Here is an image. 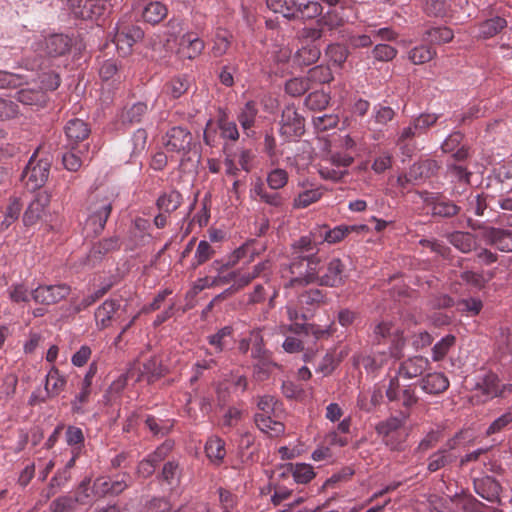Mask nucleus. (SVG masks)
<instances>
[{
  "label": "nucleus",
  "mask_w": 512,
  "mask_h": 512,
  "mask_svg": "<svg viewBox=\"0 0 512 512\" xmlns=\"http://www.w3.org/2000/svg\"><path fill=\"white\" fill-rule=\"evenodd\" d=\"M250 193L252 197L258 198L261 202L275 208L282 207L285 203V198L281 193L276 192L275 190L274 192L268 191L265 188L264 183L260 180L254 184Z\"/></svg>",
  "instance_id": "cd10ccee"
},
{
  "label": "nucleus",
  "mask_w": 512,
  "mask_h": 512,
  "mask_svg": "<svg viewBox=\"0 0 512 512\" xmlns=\"http://www.w3.org/2000/svg\"><path fill=\"white\" fill-rule=\"evenodd\" d=\"M22 210V205L18 198H12L4 212V219L0 223L2 230L8 229L15 221L18 220Z\"/></svg>",
  "instance_id": "bf43d9fd"
},
{
  "label": "nucleus",
  "mask_w": 512,
  "mask_h": 512,
  "mask_svg": "<svg viewBox=\"0 0 512 512\" xmlns=\"http://www.w3.org/2000/svg\"><path fill=\"white\" fill-rule=\"evenodd\" d=\"M287 315L288 319L291 321L289 330L296 334L312 335L315 339L320 340L330 337L335 332L334 322H331L326 327H321L316 324L300 323L299 313L295 307L291 305L287 306Z\"/></svg>",
  "instance_id": "0eeeda50"
},
{
  "label": "nucleus",
  "mask_w": 512,
  "mask_h": 512,
  "mask_svg": "<svg viewBox=\"0 0 512 512\" xmlns=\"http://www.w3.org/2000/svg\"><path fill=\"white\" fill-rule=\"evenodd\" d=\"M91 384L87 382H81L80 391L75 395L74 399L71 401V410L74 414L82 415L86 412L85 406L90 401V396L92 393Z\"/></svg>",
  "instance_id": "a18cd8bd"
},
{
  "label": "nucleus",
  "mask_w": 512,
  "mask_h": 512,
  "mask_svg": "<svg viewBox=\"0 0 512 512\" xmlns=\"http://www.w3.org/2000/svg\"><path fill=\"white\" fill-rule=\"evenodd\" d=\"M182 202L183 197L181 193L176 190H170L158 197L156 206L160 211L171 214L181 206Z\"/></svg>",
  "instance_id": "58836bf2"
},
{
  "label": "nucleus",
  "mask_w": 512,
  "mask_h": 512,
  "mask_svg": "<svg viewBox=\"0 0 512 512\" xmlns=\"http://www.w3.org/2000/svg\"><path fill=\"white\" fill-rule=\"evenodd\" d=\"M120 248L119 238L112 236L95 243L89 251L87 259L90 263L100 261L106 254Z\"/></svg>",
  "instance_id": "bb28decb"
},
{
  "label": "nucleus",
  "mask_w": 512,
  "mask_h": 512,
  "mask_svg": "<svg viewBox=\"0 0 512 512\" xmlns=\"http://www.w3.org/2000/svg\"><path fill=\"white\" fill-rule=\"evenodd\" d=\"M65 442L71 448V451H75L76 455H81L85 447L83 430L80 427L68 425L65 428Z\"/></svg>",
  "instance_id": "a19ab883"
},
{
  "label": "nucleus",
  "mask_w": 512,
  "mask_h": 512,
  "mask_svg": "<svg viewBox=\"0 0 512 512\" xmlns=\"http://www.w3.org/2000/svg\"><path fill=\"white\" fill-rule=\"evenodd\" d=\"M512 425V412L506 411L497 417L486 429V436H492L504 432Z\"/></svg>",
  "instance_id": "774afa93"
},
{
  "label": "nucleus",
  "mask_w": 512,
  "mask_h": 512,
  "mask_svg": "<svg viewBox=\"0 0 512 512\" xmlns=\"http://www.w3.org/2000/svg\"><path fill=\"white\" fill-rule=\"evenodd\" d=\"M90 128L86 122L81 119H71L65 126V134L67 139L74 149V145L86 140L90 135Z\"/></svg>",
  "instance_id": "5701e85b"
},
{
  "label": "nucleus",
  "mask_w": 512,
  "mask_h": 512,
  "mask_svg": "<svg viewBox=\"0 0 512 512\" xmlns=\"http://www.w3.org/2000/svg\"><path fill=\"white\" fill-rule=\"evenodd\" d=\"M323 196L321 188L307 189L299 193L293 200V207L304 209L313 203L318 202Z\"/></svg>",
  "instance_id": "864d4df0"
},
{
  "label": "nucleus",
  "mask_w": 512,
  "mask_h": 512,
  "mask_svg": "<svg viewBox=\"0 0 512 512\" xmlns=\"http://www.w3.org/2000/svg\"><path fill=\"white\" fill-rule=\"evenodd\" d=\"M165 374V368L157 357H151L142 364L137 380L146 379L149 383L154 382Z\"/></svg>",
  "instance_id": "c9c22d12"
},
{
  "label": "nucleus",
  "mask_w": 512,
  "mask_h": 512,
  "mask_svg": "<svg viewBox=\"0 0 512 512\" xmlns=\"http://www.w3.org/2000/svg\"><path fill=\"white\" fill-rule=\"evenodd\" d=\"M418 194L434 217L451 218L460 212L459 206L440 193L421 191Z\"/></svg>",
  "instance_id": "6e6552de"
},
{
  "label": "nucleus",
  "mask_w": 512,
  "mask_h": 512,
  "mask_svg": "<svg viewBox=\"0 0 512 512\" xmlns=\"http://www.w3.org/2000/svg\"><path fill=\"white\" fill-rule=\"evenodd\" d=\"M430 367V361L423 356H413L402 361L397 374L405 379H413L421 376Z\"/></svg>",
  "instance_id": "4468645a"
},
{
  "label": "nucleus",
  "mask_w": 512,
  "mask_h": 512,
  "mask_svg": "<svg viewBox=\"0 0 512 512\" xmlns=\"http://www.w3.org/2000/svg\"><path fill=\"white\" fill-rule=\"evenodd\" d=\"M408 414H401V416H392L384 421H381L376 426V432L382 437L384 443L392 450H400L402 440L399 437V430L403 427Z\"/></svg>",
  "instance_id": "1a4fd4ad"
},
{
  "label": "nucleus",
  "mask_w": 512,
  "mask_h": 512,
  "mask_svg": "<svg viewBox=\"0 0 512 512\" xmlns=\"http://www.w3.org/2000/svg\"><path fill=\"white\" fill-rule=\"evenodd\" d=\"M70 292L71 288L66 284L39 285L32 290L31 296L36 303L53 305L65 299Z\"/></svg>",
  "instance_id": "f8f14e48"
},
{
  "label": "nucleus",
  "mask_w": 512,
  "mask_h": 512,
  "mask_svg": "<svg viewBox=\"0 0 512 512\" xmlns=\"http://www.w3.org/2000/svg\"><path fill=\"white\" fill-rule=\"evenodd\" d=\"M232 41L233 35L228 30L221 27L217 28L212 38V56L218 58L225 55L229 51Z\"/></svg>",
  "instance_id": "2f4dec72"
},
{
  "label": "nucleus",
  "mask_w": 512,
  "mask_h": 512,
  "mask_svg": "<svg viewBox=\"0 0 512 512\" xmlns=\"http://www.w3.org/2000/svg\"><path fill=\"white\" fill-rule=\"evenodd\" d=\"M448 378L440 372L429 373L420 381L421 389L428 394L438 395L449 388Z\"/></svg>",
  "instance_id": "4be33fe9"
},
{
  "label": "nucleus",
  "mask_w": 512,
  "mask_h": 512,
  "mask_svg": "<svg viewBox=\"0 0 512 512\" xmlns=\"http://www.w3.org/2000/svg\"><path fill=\"white\" fill-rule=\"evenodd\" d=\"M484 240L501 252H512V231L490 227L484 232Z\"/></svg>",
  "instance_id": "2eb2a0df"
},
{
  "label": "nucleus",
  "mask_w": 512,
  "mask_h": 512,
  "mask_svg": "<svg viewBox=\"0 0 512 512\" xmlns=\"http://www.w3.org/2000/svg\"><path fill=\"white\" fill-rule=\"evenodd\" d=\"M304 133V118L292 106L283 109L280 120V134L287 140L300 137Z\"/></svg>",
  "instance_id": "9b49d317"
},
{
  "label": "nucleus",
  "mask_w": 512,
  "mask_h": 512,
  "mask_svg": "<svg viewBox=\"0 0 512 512\" xmlns=\"http://www.w3.org/2000/svg\"><path fill=\"white\" fill-rule=\"evenodd\" d=\"M456 456L449 452L448 449H439L428 458L427 469L429 472L434 473L447 465L453 463Z\"/></svg>",
  "instance_id": "c03bdc74"
},
{
  "label": "nucleus",
  "mask_w": 512,
  "mask_h": 512,
  "mask_svg": "<svg viewBox=\"0 0 512 512\" xmlns=\"http://www.w3.org/2000/svg\"><path fill=\"white\" fill-rule=\"evenodd\" d=\"M189 88V82L186 77L179 76L171 79L164 86V91L166 94L170 95L172 98L177 99L181 97Z\"/></svg>",
  "instance_id": "69168bd1"
},
{
  "label": "nucleus",
  "mask_w": 512,
  "mask_h": 512,
  "mask_svg": "<svg viewBox=\"0 0 512 512\" xmlns=\"http://www.w3.org/2000/svg\"><path fill=\"white\" fill-rule=\"evenodd\" d=\"M50 167V160L48 158L38 159L37 152H35L22 173V179L30 189H38L47 181Z\"/></svg>",
  "instance_id": "39448f33"
},
{
  "label": "nucleus",
  "mask_w": 512,
  "mask_h": 512,
  "mask_svg": "<svg viewBox=\"0 0 512 512\" xmlns=\"http://www.w3.org/2000/svg\"><path fill=\"white\" fill-rule=\"evenodd\" d=\"M318 22L326 34H332L344 24L343 17L336 10H329L325 15L318 19Z\"/></svg>",
  "instance_id": "13d9d810"
},
{
  "label": "nucleus",
  "mask_w": 512,
  "mask_h": 512,
  "mask_svg": "<svg viewBox=\"0 0 512 512\" xmlns=\"http://www.w3.org/2000/svg\"><path fill=\"white\" fill-rule=\"evenodd\" d=\"M233 337V328L232 326H225L219 329L215 334L209 335L207 337L208 343L213 346L217 353L223 352L229 340Z\"/></svg>",
  "instance_id": "8fccbe9b"
},
{
  "label": "nucleus",
  "mask_w": 512,
  "mask_h": 512,
  "mask_svg": "<svg viewBox=\"0 0 512 512\" xmlns=\"http://www.w3.org/2000/svg\"><path fill=\"white\" fill-rule=\"evenodd\" d=\"M474 490L481 498L491 503L500 501L501 486L493 477L485 476L475 479Z\"/></svg>",
  "instance_id": "f3484780"
},
{
  "label": "nucleus",
  "mask_w": 512,
  "mask_h": 512,
  "mask_svg": "<svg viewBox=\"0 0 512 512\" xmlns=\"http://www.w3.org/2000/svg\"><path fill=\"white\" fill-rule=\"evenodd\" d=\"M267 7L285 18L294 19L297 16V2L295 0H266Z\"/></svg>",
  "instance_id": "49530a36"
},
{
  "label": "nucleus",
  "mask_w": 512,
  "mask_h": 512,
  "mask_svg": "<svg viewBox=\"0 0 512 512\" xmlns=\"http://www.w3.org/2000/svg\"><path fill=\"white\" fill-rule=\"evenodd\" d=\"M440 166L436 160L426 159L417 163H414L410 168V177H413L415 181H423L435 176Z\"/></svg>",
  "instance_id": "c756f323"
},
{
  "label": "nucleus",
  "mask_w": 512,
  "mask_h": 512,
  "mask_svg": "<svg viewBox=\"0 0 512 512\" xmlns=\"http://www.w3.org/2000/svg\"><path fill=\"white\" fill-rule=\"evenodd\" d=\"M148 112V106L145 102H136L126 106L121 113V120L124 124L130 125L140 123Z\"/></svg>",
  "instance_id": "37998d69"
},
{
  "label": "nucleus",
  "mask_w": 512,
  "mask_h": 512,
  "mask_svg": "<svg viewBox=\"0 0 512 512\" xmlns=\"http://www.w3.org/2000/svg\"><path fill=\"white\" fill-rule=\"evenodd\" d=\"M451 245L462 253H468L476 247V237L470 232L455 231L447 235Z\"/></svg>",
  "instance_id": "f704fd0d"
},
{
  "label": "nucleus",
  "mask_w": 512,
  "mask_h": 512,
  "mask_svg": "<svg viewBox=\"0 0 512 512\" xmlns=\"http://www.w3.org/2000/svg\"><path fill=\"white\" fill-rule=\"evenodd\" d=\"M281 389L287 399L304 402L311 397V393L308 394L301 385L293 381H284Z\"/></svg>",
  "instance_id": "052dcab7"
},
{
  "label": "nucleus",
  "mask_w": 512,
  "mask_h": 512,
  "mask_svg": "<svg viewBox=\"0 0 512 512\" xmlns=\"http://www.w3.org/2000/svg\"><path fill=\"white\" fill-rule=\"evenodd\" d=\"M365 225H339L334 227L333 229H330L328 227V231L326 234V242L329 244H336L341 242L347 235H349L352 232H358L360 230H365Z\"/></svg>",
  "instance_id": "09e8293b"
},
{
  "label": "nucleus",
  "mask_w": 512,
  "mask_h": 512,
  "mask_svg": "<svg viewBox=\"0 0 512 512\" xmlns=\"http://www.w3.org/2000/svg\"><path fill=\"white\" fill-rule=\"evenodd\" d=\"M251 335L254 337L252 357L257 360L255 365L259 369L264 370L265 372H269L271 368L276 367L277 364L272 361L270 352L264 348L260 331L253 330L251 331Z\"/></svg>",
  "instance_id": "a211bd4d"
},
{
  "label": "nucleus",
  "mask_w": 512,
  "mask_h": 512,
  "mask_svg": "<svg viewBox=\"0 0 512 512\" xmlns=\"http://www.w3.org/2000/svg\"><path fill=\"white\" fill-rule=\"evenodd\" d=\"M115 199L116 194L109 190H101L90 195L86 227H91L95 234L100 233L111 214Z\"/></svg>",
  "instance_id": "f257e3e1"
},
{
  "label": "nucleus",
  "mask_w": 512,
  "mask_h": 512,
  "mask_svg": "<svg viewBox=\"0 0 512 512\" xmlns=\"http://www.w3.org/2000/svg\"><path fill=\"white\" fill-rule=\"evenodd\" d=\"M163 145L168 152L181 154L182 161L191 153L198 156V144L194 141L192 133L181 126H174L166 132Z\"/></svg>",
  "instance_id": "7ed1b4c3"
},
{
  "label": "nucleus",
  "mask_w": 512,
  "mask_h": 512,
  "mask_svg": "<svg viewBox=\"0 0 512 512\" xmlns=\"http://www.w3.org/2000/svg\"><path fill=\"white\" fill-rule=\"evenodd\" d=\"M257 103L253 100L247 101L237 113V120L247 136H251L252 128L255 126L258 115Z\"/></svg>",
  "instance_id": "a878e982"
},
{
  "label": "nucleus",
  "mask_w": 512,
  "mask_h": 512,
  "mask_svg": "<svg viewBox=\"0 0 512 512\" xmlns=\"http://www.w3.org/2000/svg\"><path fill=\"white\" fill-rule=\"evenodd\" d=\"M17 100L24 105L43 106L46 95L42 89H22L17 92Z\"/></svg>",
  "instance_id": "603ef678"
},
{
  "label": "nucleus",
  "mask_w": 512,
  "mask_h": 512,
  "mask_svg": "<svg viewBox=\"0 0 512 512\" xmlns=\"http://www.w3.org/2000/svg\"><path fill=\"white\" fill-rule=\"evenodd\" d=\"M372 333L370 338L373 344H381L386 339L393 338V346L390 348V354L395 358L401 357V349L404 345L403 339L398 328L394 326L392 321L382 320L371 326Z\"/></svg>",
  "instance_id": "423d86ee"
},
{
  "label": "nucleus",
  "mask_w": 512,
  "mask_h": 512,
  "mask_svg": "<svg viewBox=\"0 0 512 512\" xmlns=\"http://www.w3.org/2000/svg\"><path fill=\"white\" fill-rule=\"evenodd\" d=\"M321 55L320 48L315 44L302 45L293 56V63L302 67L315 63Z\"/></svg>",
  "instance_id": "e433bc0d"
},
{
  "label": "nucleus",
  "mask_w": 512,
  "mask_h": 512,
  "mask_svg": "<svg viewBox=\"0 0 512 512\" xmlns=\"http://www.w3.org/2000/svg\"><path fill=\"white\" fill-rule=\"evenodd\" d=\"M455 343L456 337L454 335L448 334L443 337L433 346L432 359L436 362L443 360Z\"/></svg>",
  "instance_id": "0e129e2a"
},
{
  "label": "nucleus",
  "mask_w": 512,
  "mask_h": 512,
  "mask_svg": "<svg viewBox=\"0 0 512 512\" xmlns=\"http://www.w3.org/2000/svg\"><path fill=\"white\" fill-rule=\"evenodd\" d=\"M326 303V295L320 289H310L302 293L298 298L299 308H295L300 320L307 321L312 318L316 308Z\"/></svg>",
  "instance_id": "ddd939ff"
},
{
  "label": "nucleus",
  "mask_w": 512,
  "mask_h": 512,
  "mask_svg": "<svg viewBox=\"0 0 512 512\" xmlns=\"http://www.w3.org/2000/svg\"><path fill=\"white\" fill-rule=\"evenodd\" d=\"M506 26V20L497 16L482 22L479 26V34L483 38H490L498 34Z\"/></svg>",
  "instance_id": "4d7b16f0"
},
{
  "label": "nucleus",
  "mask_w": 512,
  "mask_h": 512,
  "mask_svg": "<svg viewBox=\"0 0 512 512\" xmlns=\"http://www.w3.org/2000/svg\"><path fill=\"white\" fill-rule=\"evenodd\" d=\"M479 505L480 503L472 495L461 492L449 497L446 508L450 512H476Z\"/></svg>",
  "instance_id": "393cba45"
},
{
  "label": "nucleus",
  "mask_w": 512,
  "mask_h": 512,
  "mask_svg": "<svg viewBox=\"0 0 512 512\" xmlns=\"http://www.w3.org/2000/svg\"><path fill=\"white\" fill-rule=\"evenodd\" d=\"M71 40L63 34H54L44 39L42 49L51 57L62 56L69 51Z\"/></svg>",
  "instance_id": "412c9836"
},
{
  "label": "nucleus",
  "mask_w": 512,
  "mask_h": 512,
  "mask_svg": "<svg viewBox=\"0 0 512 512\" xmlns=\"http://www.w3.org/2000/svg\"><path fill=\"white\" fill-rule=\"evenodd\" d=\"M144 36L142 29L127 20H120L115 28L113 42L116 45L118 53L121 56H127L131 53L135 43Z\"/></svg>",
  "instance_id": "20e7f679"
},
{
  "label": "nucleus",
  "mask_w": 512,
  "mask_h": 512,
  "mask_svg": "<svg viewBox=\"0 0 512 512\" xmlns=\"http://www.w3.org/2000/svg\"><path fill=\"white\" fill-rule=\"evenodd\" d=\"M289 181V174L285 169L274 168L267 173L266 182L270 189L280 190L284 188Z\"/></svg>",
  "instance_id": "680f3d73"
},
{
  "label": "nucleus",
  "mask_w": 512,
  "mask_h": 512,
  "mask_svg": "<svg viewBox=\"0 0 512 512\" xmlns=\"http://www.w3.org/2000/svg\"><path fill=\"white\" fill-rule=\"evenodd\" d=\"M217 128L220 130L221 138L230 141L239 139V131L235 121L230 120L225 111H220L217 118Z\"/></svg>",
  "instance_id": "79ce46f5"
},
{
  "label": "nucleus",
  "mask_w": 512,
  "mask_h": 512,
  "mask_svg": "<svg viewBox=\"0 0 512 512\" xmlns=\"http://www.w3.org/2000/svg\"><path fill=\"white\" fill-rule=\"evenodd\" d=\"M120 308L117 300L108 299L104 301L95 311L94 317L96 326L99 330L107 329L112 325L115 313Z\"/></svg>",
  "instance_id": "aec40b11"
},
{
  "label": "nucleus",
  "mask_w": 512,
  "mask_h": 512,
  "mask_svg": "<svg viewBox=\"0 0 512 512\" xmlns=\"http://www.w3.org/2000/svg\"><path fill=\"white\" fill-rule=\"evenodd\" d=\"M309 254L317 255V246L310 235L302 236L291 246V255H295V259L307 257Z\"/></svg>",
  "instance_id": "de8ad7c7"
},
{
  "label": "nucleus",
  "mask_w": 512,
  "mask_h": 512,
  "mask_svg": "<svg viewBox=\"0 0 512 512\" xmlns=\"http://www.w3.org/2000/svg\"><path fill=\"white\" fill-rule=\"evenodd\" d=\"M77 503L85 504L87 501L83 497L64 495L53 500L49 509L51 512H69L75 509Z\"/></svg>",
  "instance_id": "3c124183"
},
{
  "label": "nucleus",
  "mask_w": 512,
  "mask_h": 512,
  "mask_svg": "<svg viewBox=\"0 0 512 512\" xmlns=\"http://www.w3.org/2000/svg\"><path fill=\"white\" fill-rule=\"evenodd\" d=\"M307 79L310 85L312 83L325 84L333 80V74L328 66L318 65L308 71Z\"/></svg>",
  "instance_id": "338daca9"
},
{
  "label": "nucleus",
  "mask_w": 512,
  "mask_h": 512,
  "mask_svg": "<svg viewBox=\"0 0 512 512\" xmlns=\"http://www.w3.org/2000/svg\"><path fill=\"white\" fill-rule=\"evenodd\" d=\"M67 3L74 16L80 19H93L101 14L98 0H67Z\"/></svg>",
  "instance_id": "6ab92c4d"
},
{
  "label": "nucleus",
  "mask_w": 512,
  "mask_h": 512,
  "mask_svg": "<svg viewBox=\"0 0 512 512\" xmlns=\"http://www.w3.org/2000/svg\"><path fill=\"white\" fill-rule=\"evenodd\" d=\"M454 37L453 31L448 27H434L428 29L423 40L430 44H442L450 42Z\"/></svg>",
  "instance_id": "5fc2aeb1"
},
{
  "label": "nucleus",
  "mask_w": 512,
  "mask_h": 512,
  "mask_svg": "<svg viewBox=\"0 0 512 512\" xmlns=\"http://www.w3.org/2000/svg\"><path fill=\"white\" fill-rule=\"evenodd\" d=\"M205 453L209 460L219 465L226 456L225 442L219 437H210L205 444Z\"/></svg>",
  "instance_id": "ea45409f"
},
{
  "label": "nucleus",
  "mask_w": 512,
  "mask_h": 512,
  "mask_svg": "<svg viewBox=\"0 0 512 512\" xmlns=\"http://www.w3.org/2000/svg\"><path fill=\"white\" fill-rule=\"evenodd\" d=\"M66 384L65 376L56 367H52L46 375L45 393L47 397L50 399L57 397L65 389Z\"/></svg>",
  "instance_id": "c85d7f7f"
},
{
  "label": "nucleus",
  "mask_w": 512,
  "mask_h": 512,
  "mask_svg": "<svg viewBox=\"0 0 512 512\" xmlns=\"http://www.w3.org/2000/svg\"><path fill=\"white\" fill-rule=\"evenodd\" d=\"M345 265L339 258H332L325 267L317 271L318 282L322 286L339 287L345 282Z\"/></svg>",
  "instance_id": "9d476101"
},
{
  "label": "nucleus",
  "mask_w": 512,
  "mask_h": 512,
  "mask_svg": "<svg viewBox=\"0 0 512 512\" xmlns=\"http://www.w3.org/2000/svg\"><path fill=\"white\" fill-rule=\"evenodd\" d=\"M273 414L257 413L255 415L256 426L264 433L270 436H279L285 430L282 422L272 418Z\"/></svg>",
  "instance_id": "72a5a7b5"
},
{
  "label": "nucleus",
  "mask_w": 512,
  "mask_h": 512,
  "mask_svg": "<svg viewBox=\"0 0 512 512\" xmlns=\"http://www.w3.org/2000/svg\"><path fill=\"white\" fill-rule=\"evenodd\" d=\"M168 14V8L160 1H151L144 6L142 17L152 25L160 23Z\"/></svg>",
  "instance_id": "4c0bfd02"
},
{
  "label": "nucleus",
  "mask_w": 512,
  "mask_h": 512,
  "mask_svg": "<svg viewBox=\"0 0 512 512\" xmlns=\"http://www.w3.org/2000/svg\"><path fill=\"white\" fill-rule=\"evenodd\" d=\"M477 389L484 397L483 401L493 399L502 395L504 386L500 384L499 378L493 373L487 374L483 380L478 383Z\"/></svg>",
  "instance_id": "473e14b6"
},
{
  "label": "nucleus",
  "mask_w": 512,
  "mask_h": 512,
  "mask_svg": "<svg viewBox=\"0 0 512 512\" xmlns=\"http://www.w3.org/2000/svg\"><path fill=\"white\" fill-rule=\"evenodd\" d=\"M290 264L283 269L282 276L290 275L289 286L307 285L315 282L317 278L316 266L319 264V257L315 254H309L307 257L295 259L291 255Z\"/></svg>",
  "instance_id": "f03ea898"
},
{
  "label": "nucleus",
  "mask_w": 512,
  "mask_h": 512,
  "mask_svg": "<svg viewBox=\"0 0 512 512\" xmlns=\"http://www.w3.org/2000/svg\"><path fill=\"white\" fill-rule=\"evenodd\" d=\"M215 254L214 248L206 240H201L196 248L193 260L191 262L192 269H196L209 261Z\"/></svg>",
  "instance_id": "6e6d98bb"
},
{
  "label": "nucleus",
  "mask_w": 512,
  "mask_h": 512,
  "mask_svg": "<svg viewBox=\"0 0 512 512\" xmlns=\"http://www.w3.org/2000/svg\"><path fill=\"white\" fill-rule=\"evenodd\" d=\"M49 198L45 194H38L37 197L29 204L23 215V223L26 227L35 225L42 217Z\"/></svg>",
  "instance_id": "b1692460"
},
{
  "label": "nucleus",
  "mask_w": 512,
  "mask_h": 512,
  "mask_svg": "<svg viewBox=\"0 0 512 512\" xmlns=\"http://www.w3.org/2000/svg\"><path fill=\"white\" fill-rule=\"evenodd\" d=\"M205 48V42L195 33L188 32L182 35L179 41L178 54L182 58L195 59Z\"/></svg>",
  "instance_id": "dca6fc26"
},
{
  "label": "nucleus",
  "mask_w": 512,
  "mask_h": 512,
  "mask_svg": "<svg viewBox=\"0 0 512 512\" xmlns=\"http://www.w3.org/2000/svg\"><path fill=\"white\" fill-rule=\"evenodd\" d=\"M286 473L291 474L294 481L298 484H307L316 476L312 465L307 463H288L282 474Z\"/></svg>",
  "instance_id": "7c9ffc66"
},
{
  "label": "nucleus",
  "mask_w": 512,
  "mask_h": 512,
  "mask_svg": "<svg viewBox=\"0 0 512 512\" xmlns=\"http://www.w3.org/2000/svg\"><path fill=\"white\" fill-rule=\"evenodd\" d=\"M436 56V51L428 45H420L409 51V59L415 65L429 62Z\"/></svg>",
  "instance_id": "e2e57ef3"
}]
</instances>
